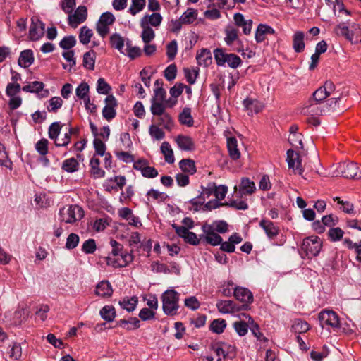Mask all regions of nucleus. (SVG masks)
Returning a JSON list of instances; mask_svg holds the SVG:
<instances>
[{
	"instance_id": "15",
	"label": "nucleus",
	"mask_w": 361,
	"mask_h": 361,
	"mask_svg": "<svg viewBox=\"0 0 361 361\" xmlns=\"http://www.w3.org/2000/svg\"><path fill=\"white\" fill-rule=\"evenodd\" d=\"M45 30V24L40 21L37 20L36 23L32 20V23L30 27L29 30V37L32 41H37L42 37H43L44 34Z\"/></svg>"
},
{
	"instance_id": "25",
	"label": "nucleus",
	"mask_w": 361,
	"mask_h": 361,
	"mask_svg": "<svg viewBox=\"0 0 361 361\" xmlns=\"http://www.w3.org/2000/svg\"><path fill=\"white\" fill-rule=\"evenodd\" d=\"M196 59L200 66H209L212 61V53L208 49H202L197 54Z\"/></svg>"
},
{
	"instance_id": "56",
	"label": "nucleus",
	"mask_w": 361,
	"mask_h": 361,
	"mask_svg": "<svg viewBox=\"0 0 361 361\" xmlns=\"http://www.w3.org/2000/svg\"><path fill=\"white\" fill-rule=\"evenodd\" d=\"M111 90V86L106 82L104 78H99L97 85V92L102 94H108Z\"/></svg>"
},
{
	"instance_id": "48",
	"label": "nucleus",
	"mask_w": 361,
	"mask_h": 361,
	"mask_svg": "<svg viewBox=\"0 0 361 361\" xmlns=\"http://www.w3.org/2000/svg\"><path fill=\"white\" fill-rule=\"evenodd\" d=\"M212 230L216 233H225L228 230V224L224 220L214 221L212 224H209Z\"/></svg>"
},
{
	"instance_id": "14",
	"label": "nucleus",
	"mask_w": 361,
	"mask_h": 361,
	"mask_svg": "<svg viewBox=\"0 0 361 361\" xmlns=\"http://www.w3.org/2000/svg\"><path fill=\"white\" fill-rule=\"evenodd\" d=\"M87 17V9L85 6H80L73 15L68 16V24L72 27H76L79 24L83 23Z\"/></svg>"
},
{
	"instance_id": "34",
	"label": "nucleus",
	"mask_w": 361,
	"mask_h": 361,
	"mask_svg": "<svg viewBox=\"0 0 361 361\" xmlns=\"http://www.w3.org/2000/svg\"><path fill=\"white\" fill-rule=\"evenodd\" d=\"M100 160L95 157H93L90 161L91 168V173L94 178H102L105 176V171L99 168Z\"/></svg>"
},
{
	"instance_id": "1",
	"label": "nucleus",
	"mask_w": 361,
	"mask_h": 361,
	"mask_svg": "<svg viewBox=\"0 0 361 361\" xmlns=\"http://www.w3.org/2000/svg\"><path fill=\"white\" fill-rule=\"evenodd\" d=\"M185 87V85L179 82L176 83L169 90L171 97L166 99V91L159 87V102L164 104L168 108H172L177 104V98L180 96Z\"/></svg>"
},
{
	"instance_id": "10",
	"label": "nucleus",
	"mask_w": 361,
	"mask_h": 361,
	"mask_svg": "<svg viewBox=\"0 0 361 361\" xmlns=\"http://www.w3.org/2000/svg\"><path fill=\"white\" fill-rule=\"evenodd\" d=\"M172 227L175 229L176 234L183 238L186 243L192 245H197L200 244V238H198L195 233L189 231L185 226H179L176 224H173Z\"/></svg>"
},
{
	"instance_id": "5",
	"label": "nucleus",
	"mask_w": 361,
	"mask_h": 361,
	"mask_svg": "<svg viewBox=\"0 0 361 361\" xmlns=\"http://www.w3.org/2000/svg\"><path fill=\"white\" fill-rule=\"evenodd\" d=\"M318 319L322 328H324L325 326H331L334 329L340 328L339 317L333 310H322L318 315Z\"/></svg>"
},
{
	"instance_id": "57",
	"label": "nucleus",
	"mask_w": 361,
	"mask_h": 361,
	"mask_svg": "<svg viewBox=\"0 0 361 361\" xmlns=\"http://www.w3.org/2000/svg\"><path fill=\"white\" fill-rule=\"evenodd\" d=\"M9 357L15 360H20L22 356V348L18 343H13L10 351Z\"/></svg>"
},
{
	"instance_id": "64",
	"label": "nucleus",
	"mask_w": 361,
	"mask_h": 361,
	"mask_svg": "<svg viewBox=\"0 0 361 361\" xmlns=\"http://www.w3.org/2000/svg\"><path fill=\"white\" fill-rule=\"evenodd\" d=\"M93 146L95 149V152L99 156H104L106 153V145L100 139L95 137L93 140Z\"/></svg>"
},
{
	"instance_id": "49",
	"label": "nucleus",
	"mask_w": 361,
	"mask_h": 361,
	"mask_svg": "<svg viewBox=\"0 0 361 361\" xmlns=\"http://www.w3.org/2000/svg\"><path fill=\"white\" fill-rule=\"evenodd\" d=\"M0 165L11 169L12 161L8 158L5 146L0 142Z\"/></svg>"
},
{
	"instance_id": "40",
	"label": "nucleus",
	"mask_w": 361,
	"mask_h": 361,
	"mask_svg": "<svg viewBox=\"0 0 361 361\" xmlns=\"http://www.w3.org/2000/svg\"><path fill=\"white\" fill-rule=\"evenodd\" d=\"M79 163L76 159L72 157L64 160L61 169L68 173H73L78 170Z\"/></svg>"
},
{
	"instance_id": "3",
	"label": "nucleus",
	"mask_w": 361,
	"mask_h": 361,
	"mask_svg": "<svg viewBox=\"0 0 361 361\" xmlns=\"http://www.w3.org/2000/svg\"><path fill=\"white\" fill-rule=\"evenodd\" d=\"M59 216L61 221L73 224L83 217L84 211L78 205H70L67 209L65 208L61 209Z\"/></svg>"
},
{
	"instance_id": "59",
	"label": "nucleus",
	"mask_w": 361,
	"mask_h": 361,
	"mask_svg": "<svg viewBox=\"0 0 361 361\" xmlns=\"http://www.w3.org/2000/svg\"><path fill=\"white\" fill-rule=\"evenodd\" d=\"M343 234V231L339 227L331 228L328 232L329 239L334 242L341 240Z\"/></svg>"
},
{
	"instance_id": "53",
	"label": "nucleus",
	"mask_w": 361,
	"mask_h": 361,
	"mask_svg": "<svg viewBox=\"0 0 361 361\" xmlns=\"http://www.w3.org/2000/svg\"><path fill=\"white\" fill-rule=\"evenodd\" d=\"M158 79L154 82V96L152 99L151 111L153 115L158 116Z\"/></svg>"
},
{
	"instance_id": "38",
	"label": "nucleus",
	"mask_w": 361,
	"mask_h": 361,
	"mask_svg": "<svg viewBox=\"0 0 361 361\" xmlns=\"http://www.w3.org/2000/svg\"><path fill=\"white\" fill-rule=\"evenodd\" d=\"M31 85L33 93L37 94L39 98H45L49 96V92L48 90L44 89V84L42 82L34 81L31 82Z\"/></svg>"
},
{
	"instance_id": "45",
	"label": "nucleus",
	"mask_w": 361,
	"mask_h": 361,
	"mask_svg": "<svg viewBox=\"0 0 361 361\" xmlns=\"http://www.w3.org/2000/svg\"><path fill=\"white\" fill-rule=\"evenodd\" d=\"M62 126V124L59 121L52 123L49 126L48 130L49 137L51 140H56L58 136L61 133Z\"/></svg>"
},
{
	"instance_id": "19",
	"label": "nucleus",
	"mask_w": 361,
	"mask_h": 361,
	"mask_svg": "<svg viewBox=\"0 0 361 361\" xmlns=\"http://www.w3.org/2000/svg\"><path fill=\"white\" fill-rule=\"evenodd\" d=\"M343 176L347 178H361V171L356 164L351 162L343 166Z\"/></svg>"
},
{
	"instance_id": "30",
	"label": "nucleus",
	"mask_w": 361,
	"mask_h": 361,
	"mask_svg": "<svg viewBox=\"0 0 361 361\" xmlns=\"http://www.w3.org/2000/svg\"><path fill=\"white\" fill-rule=\"evenodd\" d=\"M242 315L246 318H248V323L250 324V329L252 331V334L257 338V340L267 341V338L264 337L260 332L259 326L255 322L252 317L245 313L242 314Z\"/></svg>"
},
{
	"instance_id": "39",
	"label": "nucleus",
	"mask_w": 361,
	"mask_h": 361,
	"mask_svg": "<svg viewBox=\"0 0 361 361\" xmlns=\"http://www.w3.org/2000/svg\"><path fill=\"white\" fill-rule=\"evenodd\" d=\"M161 152L164 155L165 161L169 164L174 162L173 152L168 142H164L160 147Z\"/></svg>"
},
{
	"instance_id": "50",
	"label": "nucleus",
	"mask_w": 361,
	"mask_h": 361,
	"mask_svg": "<svg viewBox=\"0 0 361 361\" xmlns=\"http://www.w3.org/2000/svg\"><path fill=\"white\" fill-rule=\"evenodd\" d=\"M141 27L142 28V35H141L142 41L145 44H147V43L150 42L154 38V37H155L154 32L152 30V28H151L149 27V25H141Z\"/></svg>"
},
{
	"instance_id": "18",
	"label": "nucleus",
	"mask_w": 361,
	"mask_h": 361,
	"mask_svg": "<svg viewBox=\"0 0 361 361\" xmlns=\"http://www.w3.org/2000/svg\"><path fill=\"white\" fill-rule=\"evenodd\" d=\"M256 190L255 184L249 178L243 177L241 178L239 185V193L240 197L243 195H252Z\"/></svg>"
},
{
	"instance_id": "41",
	"label": "nucleus",
	"mask_w": 361,
	"mask_h": 361,
	"mask_svg": "<svg viewBox=\"0 0 361 361\" xmlns=\"http://www.w3.org/2000/svg\"><path fill=\"white\" fill-rule=\"evenodd\" d=\"M197 11L195 8H188L180 18L182 23H184L185 24H190L197 19Z\"/></svg>"
},
{
	"instance_id": "42",
	"label": "nucleus",
	"mask_w": 361,
	"mask_h": 361,
	"mask_svg": "<svg viewBox=\"0 0 361 361\" xmlns=\"http://www.w3.org/2000/svg\"><path fill=\"white\" fill-rule=\"evenodd\" d=\"M340 99V97H334L330 98L326 101L325 105L323 106L322 109L319 110L320 114L323 113L329 112V111H338V102Z\"/></svg>"
},
{
	"instance_id": "16",
	"label": "nucleus",
	"mask_w": 361,
	"mask_h": 361,
	"mask_svg": "<svg viewBox=\"0 0 361 361\" xmlns=\"http://www.w3.org/2000/svg\"><path fill=\"white\" fill-rule=\"evenodd\" d=\"M167 108L164 104L159 102V126H163L164 128L171 130L173 127V121L169 114L164 111Z\"/></svg>"
},
{
	"instance_id": "32",
	"label": "nucleus",
	"mask_w": 361,
	"mask_h": 361,
	"mask_svg": "<svg viewBox=\"0 0 361 361\" xmlns=\"http://www.w3.org/2000/svg\"><path fill=\"white\" fill-rule=\"evenodd\" d=\"M96 59V52L94 50H90L83 55L82 66L88 70H94Z\"/></svg>"
},
{
	"instance_id": "52",
	"label": "nucleus",
	"mask_w": 361,
	"mask_h": 361,
	"mask_svg": "<svg viewBox=\"0 0 361 361\" xmlns=\"http://www.w3.org/2000/svg\"><path fill=\"white\" fill-rule=\"evenodd\" d=\"M177 66L175 63L168 66L163 72L164 77L167 81H173L177 75Z\"/></svg>"
},
{
	"instance_id": "60",
	"label": "nucleus",
	"mask_w": 361,
	"mask_h": 361,
	"mask_svg": "<svg viewBox=\"0 0 361 361\" xmlns=\"http://www.w3.org/2000/svg\"><path fill=\"white\" fill-rule=\"evenodd\" d=\"M146 4L145 0H132V5L129 8V12L135 16L138 12L142 11Z\"/></svg>"
},
{
	"instance_id": "46",
	"label": "nucleus",
	"mask_w": 361,
	"mask_h": 361,
	"mask_svg": "<svg viewBox=\"0 0 361 361\" xmlns=\"http://www.w3.org/2000/svg\"><path fill=\"white\" fill-rule=\"evenodd\" d=\"M63 100L59 97H53L49 101V105L47 109L49 112L56 113L63 105Z\"/></svg>"
},
{
	"instance_id": "44",
	"label": "nucleus",
	"mask_w": 361,
	"mask_h": 361,
	"mask_svg": "<svg viewBox=\"0 0 361 361\" xmlns=\"http://www.w3.org/2000/svg\"><path fill=\"white\" fill-rule=\"evenodd\" d=\"M93 35V32L87 26H82L80 30L79 40L82 44H87Z\"/></svg>"
},
{
	"instance_id": "28",
	"label": "nucleus",
	"mask_w": 361,
	"mask_h": 361,
	"mask_svg": "<svg viewBox=\"0 0 361 361\" xmlns=\"http://www.w3.org/2000/svg\"><path fill=\"white\" fill-rule=\"evenodd\" d=\"M305 34L301 31L295 32L293 37V47L296 53L303 51L305 49L304 42Z\"/></svg>"
},
{
	"instance_id": "23",
	"label": "nucleus",
	"mask_w": 361,
	"mask_h": 361,
	"mask_svg": "<svg viewBox=\"0 0 361 361\" xmlns=\"http://www.w3.org/2000/svg\"><path fill=\"white\" fill-rule=\"evenodd\" d=\"M90 90V87L88 84L85 82H81L75 90L76 96L80 99H83L85 104L86 109H88V104L90 103V97L88 95Z\"/></svg>"
},
{
	"instance_id": "21",
	"label": "nucleus",
	"mask_w": 361,
	"mask_h": 361,
	"mask_svg": "<svg viewBox=\"0 0 361 361\" xmlns=\"http://www.w3.org/2000/svg\"><path fill=\"white\" fill-rule=\"evenodd\" d=\"M274 33L275 30L271 26L261 23L257 28L255 38L257 43H261L264 41L267 34L274 35Z\"/></svg>"
},
{
	"instance_id": "24",
	"label": "nucleus",
	"mask_w": 361,
	"mask_h": 361,
	"mask_svg": "<svg viewBox=\"0 0 361 361\" xmlns=\"http://www.w3.org/2000/svg\"><path fill=\"white\" fill-rule=\"evenodd\" d=\"M95 293L102 298L111 296L113 293L111 285L108 281H102L97 284Z\"/></svg>"
},
{
	"instance_id": "13",
	"label": "nucleus",
	"mask_w": 361,
	"mask_h": 361,
	"mask_svg": "<svg viewBox=\"0 0 361 361\" xmlns=\"http://www.w3.org/2000/svg\"><path fill=\"white\" fill-rule=\"evenodd\" d=\"M233 296L236 300L242 302L241 305L247 304L250 308V305L254 300L252 292L248 288L243 287H235L233 290Z\"/></svg>"
},
{
	"instance_id": "54",
	"label": "nucleus",
	"mask_w": 361,
	"mask_h": 361,
	"mask_svg": "<svg viewBox=\"0 0 361 361\" xmlns=\"http://www.w3.org/2000/svg\"><path fill=\"white\" fill-rule=\"evenodd\" d=\"M293 330L297 334H302L307 331L310 329V325L307 322L297 319L292 325Z\"/></svg>"
},
{
	"instance_id": "6",
	"label": "nucleus",
	"mask_w": 361,
	"mask_h": 361,
	"mask_svg": "<svg viewBox=\"0 0 361 361\" xmlns=\"http://www.w3.org/2000/svg\"><path fill=\"white\" fill-rule=\"evenodd\" d=\"M216 308L219 312L222 314L235 313L241 310H248L250 307L247 304L238 305L233 300H218L216 302Z\"/></svg>"
},
{
	"instance_id": "36",
	"label": "nucleus",
	"mask_w": 361,
	"mask_h": 361,
	"mask_svg": "<svg viewBox=\"0 0 361 361\" xmlns=\"http://www.w3.org/2000/svg\"><path fill=\"white\" fill-rule=\"evenodd\" d=\"M138 302L137 298L135 296L129 298H124L122 300H120L118 304L120 306L126 310L127 312H133Z\"/></svg>"
},
{
	"instance_id": "27",
	"label": "nucleus",
	"mask_w": 361,
	"mask_h": 361,
	"mask_svg": "<svg viewBox=\"0 0 361 361\" xmlns=\"http://www.w3.org/2000/svg\"><path fill=\"white\" fill-rule=\"evenodd\" d=\"M125 39L120 34L114 33L109 38V43L111 47L118 50L121 54H126L124 51Z\"/></svg>"
},
{
	"instance_id": "63",
	"label": "nucleus",
	"mask_w": 361,
	"mask_h": 361,
	"mask_svg": "<svg viewBox=\"0 0 361 361\" xmlns=\"http://www.w3.org/2000/svg\"><path fill=\"white\" fill-rule=\"evenodd\" d=\"M80 241V238L78 234L75 233H71L66 240V248L68 250H72L75 248Z\"/></svg>"
},
{
	"instance_id": "62",
	"label": "nucleus",
	"mask_w": 361,
	"mask_h": 361,
	"mask_svg": "<svg viewBox=\"0 0 361 361\" xmlns=\"http://www.w3.org/2000/svg\"><path fill=\"white\" fill-rule=\"evenodd\" d=\"M97 249L96 242L94 239H88L85 240L82 246V250L85 254H92Z\"/></svg>"
},
{
	"instance_id": "7",
	"label": "nucleus",
	"mask_w": 361,
	"mask_h": 361,
	"mask_svg": "<svg viewBox=\"0 0 361 361\" xmlns=\"http://www.w3.org/2000/svg\"><path fill=\"white\" fill-rule=\"evenodd\" d=\"M224 32L226 35L224 37V41L226 44L228 46L231 47L233 44L234 42H236L237 44H238V47H233L232 50L235 51L237 52L243 51V46L242 41L238 37V30L234 27L233 25H229L225 28Z\"/></svg>"
},
{
	"instance_id": "17",
	"label": "nucleus",
	"mask_w": 361,
	"mask_h": 361,
	"mask_svg": "<svg viewBox=\"0 0 361 361\" xmlns=\"http://www.w3.org/2000/svg\"><path fill=\"white\" fill-rule=\"evenodd\" d=\"M178 147L183 151H193L195 149V142L190 136L179 135L176 138Z\"/></svg>"
},
{
	"instance_id": "31",
	"label": "nucleus",
	"mask_w": 361,
	"mask_h": 361,
	"mask_svg": "<svg viewBox=\"0 0 361 361\" xmlns=\"http://www.w3.org/2000/svg\"><path fill=\"white\" fill-rule=\"evenodd\" d=\"M101 317L107 322H113L116 316V312L114 306L105 305L99 311Z\"/></svg>"
},
{
	"instance_id": "8",
	"label": "nucleus",
	"mask_w": 361,
	"mask_h": 361,
	"mask_svg": "<svg viewBox=\"0 0 361 361\" xmlns=\"http://www.w3.org/2000/svg\"><path fill=\"white\" fill-rule=\"evenodd\" d=\"M328 97L329 95L322 88V87H319L313 92L312 97L310 98L308 100V104L306 106V108H307L308 109V111L310 113H314L317 114L319 107L317 105L320 104Z\"/></svg>"
},
{
	"instance_id": "61",
	"label": "nucleus",
	"mask_w": 361,
	"mask_h": 361,
	"mask_svg": "<svg viewBox=\"0 0 361 361\" xmlns=\"http://www.w3.org/2000/svg\"><path fill=\"white\" fill-rule=\"evenodd\" d=\"M140 25L158 26V13H153L151 16H145L141 20Z\"/></svg>"
},
{
	"instance_id": "12",
	"label": "nucleus",
	"mask_w": 361,
	"mask_h": 361,
	"mask_svg": "<svg viewBox=\"0 0 361 361\" xmlns=\"http://www.w3.org/2000/svg\"><path fill=\"white\" fill-rule=\"evenodd\" d=\"M286 161L289 169H293L295 173L302 176L304 171L301 166V159L299 153L295 152L294 150L290 149L287 151Z\"/></svg>"
},
{
	"instance_id": "26",
	"label": "nucleus",
	"mask_w": 361,
	"mask_h": 361,
	"mask_svg": "<svg viewBox=\"0 0 361 361\" xmlns=\"http://www.w3.org/2000/svg\"><path fill=\"white\" fill-rule=\"evenodd\" d=\"M227 148L230 157L233 160H237L240 157V152L238 148V142L235 137L227 138Z\"/></svg>"
},
{
	"instance_id": "20",
	"label": "nucleus",
	"mask_w": 361,
	"mask_h": 361,
	"mask_svg": "<svg viewBox=\"0 0 361 361\" xmlns=\"http://www.w3.org/2000/svg\"><path fill=\"white\" fill-rule=\"evenodd\" d=\"M259 226L264 231L270 239H273L279 234V228L269 220L262 219L259 222Z\"/></svg>"
},
{
	"instance_id": "47",
	"label": "nucleus",
	"mask_w": 361,
	"mask_h": 361,
	"mask_svg": "<svg viewBox=\"0 0 361 361\" xmlns=\"http://www.w3.org/2000/svg\"><path fill=\"white\" fill-rule=\"evenodd\" d=\"M228 54L224 52L221 48H216L214 50V59L217 66H224L227 60Z\"/></svg>"
},
{
	"instance_id": "37",
	"label": "nucleus",
	"mask_w": 361,
	"mask_h": 361,
	"mask_svg": "<svg viewBox=\"0 0 361 361\" xmlns=\"http://www.w3.org/2000/svg\"><path fill=\"white\" fill-rule=\"evenodd\" d=\"M126 45V48L124 50L126 52V54H124L125 55H127L131 59H135L141 56V49L138 47H133L130 40L127 39Z\"/></svg>"
},
{
	"instance_id": "55",
	"label": "nucleus",
	"mask_w": 361,
	"mask_h": 361,
	"mask_svg": "<svg viewBox=\"0 0 361 361\" xmlns=\"http://www.w3.org/2000/svg\"><path fill=\"white\" fill-rule=\"evenodd\" d=\"M48 145L49 140L42 138L35 144V149L41 156H45L48 153Z\"/></svg>"
},
{
	"instance_id": "58",
	"label": "nucleus",
	"mask_w": 361,
	"mask_h": 361,
	"mask_svg": "<svg viewBox=\"0 0 361 361\" xmlns=\"http://www.w3.org/2000/svg\"><path fill=\"white\" fill-rule=\"evenodd\" d=\"M233 326L240 336L246 335L248 331V324L244 321L235 322Z\"/></svg>"
},
{
	"instance_id": "33",
	"label": "nucleus",
	"mask_w": 361,
	"mask_h": 361,
	"mask_svg": "<svg viewBox=\"0 0 361 361\" xmlns=\"http://www.w3.org/2000/svg\"><path fill=\"white\" fill-rule=\"evenodd\" d=\"M179 167L184 173H188L193 175L196 173L197 169L195 161L190 159H183L179 162Z\"/></svg>"
},
{
	"instance_id": "11",
	"label": "nucleus",
	"mask_w": 361,
	"mask_h": 361,
	"mask_svg": "<svg viewBox=\"0 0 361 361\" xmlns=\"http://www.w3.org/2000/svg\"><path fill=\"white\" fill-rule=\"evenodd\" d=\"M106 105L102 109L103 117L110 121L116 116V108L118 106V102L112 94L108 95L105 99Z\"/></svg>"
},
{
	"instance_id": "22",
	"label": "nucleus",
	"mask_w": 361,
	"mask_h": 361,
	"mask_svg": "<svg viewBox=\"0 0 361 361\" xmlns=\"http://www.w3.org/2000/svg\"><path fill=\"white\" fill-rule=\"evenodd\" d=\"M34 62L33 51L31 49H25L20 52L18 59V65L24 68H28Z\"/></svg>"
},
{
	"instance_id": "35",
	"label": "nucleus",
	"mask_w": 361,
	"mask_h": 361,
	"mask_svg": "<svg viewBox=\"0 0 361 361\" xmlns=\"http://www.w3.org/2000/svg\"><path fill=\"white\" fill-rule=\"evenodd\" d=\"M244 107L249 111L248 115H252L253 113L257 114L262 109L260 104L255 99L247 98L243 100Z\"/></svg>"
},
{
	"instance_id": "9",
	"label": "nucleus",
	"mask_w": 361,
	"mask_h": 361,
	"mask_svg": "<svg viewBox=\"0 0 361 361\" xmlns=\"http://www.w3.org/2000/svg\"><path fill=\"white\" fill-rule=\"evenodd\" d=\"M204 234L200 235V239L204 240L207 243L216 246L222 243L223 238L216 232L212 230L209 224H204L202 226Z\"/></svg>"
},
{
	"instance_id": "4",
	"label": "nucleus",
	"mask_w": 361,
	"mask_h": 361,
	"mask_svg": "<svg viewBox=\"0 0 361 361\" xmlns=\"http://www.w3.org/2000/svg\"><path fill=\"white\" fill-rule=\"evenodd\" d=\"M322 247V242L318 236L305 238L301 245V250L306 256L315 257L319 255Z\"/></svg>"
},
{
	"instance_id": "43",
	"label": "nucleus",
	"mask_w": 361,
	"mask_h": 361,
	"mask_svg": "<svg viewBox=\"0 0 361 361\" xmlns=\"http://www.w3.org/2000/svg\"><path fill=\"white\" fill-rule=\"evenodd\" d=\"M226 327V322L223 319H214L209 325V329L217 334L223 333Z\"/></svg>"
},
{
	"instance_id": "29",
	"label": "nucleus",
	"mask_w": 361,
	"mask_h": 361,
	"mask_svg": "<svg viewBox=\"0 0 361 361\" xmlns=\"http://www.w3.org/2000/svg\"><path fill=\"white\" fill-rule=\"evenodd\" d=\"M178 121L182 125L191 127L194 124V120L191 115V109L185 106L178 116Z\"/></svg>"
},
{
	"instance_id": "2",
	"label": "nucleus",
	"mask_w": 361,
	"mask_h": 361,
	"mask_svg": "<svg viewBox=\"0 0 361 361\" xmlns=\"http://www.w3.org/2000/svg\"><path fill=\"white\" fill-rule=\"evenodd\" d=\"M161 299L164 313L171 316L176 314L179 294L173 290H168L163 293Z\"/></svg>"
},
{
	"instance_id": "51",
	"label": "nucleus",
	"mask_w": 361,
	"mask_h": 361,
	"mask_svg": "<svg viewBox=\"0 0 361 361\" xmlns=\"http://www.w3.org/2000/svg\"><path fill=\"white\" fill-rule=\"evenodd\" d=\"M76 44V39L73 35L64 37L59 42L61 48L65 50H69Z\"/></svg>"
}]
</instances>
